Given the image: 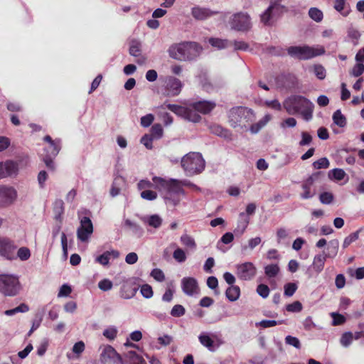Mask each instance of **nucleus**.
Listing matches in <instances>:
<instances>
[{
    "mask_svg": "<svg viewBox=\"0 0 364 364\" xmlns=\"http://www.w3.org/2000/svg\"><path fill=\"white\" fill-rule=\"evenodd\" d=\"M154 181L156 187L163 195L164 200L166 205L176 206L180 202V195H185L183 186L192 188L196 191L200 188L188 180H176L173 178L166 179L161 177L154 176Z\"/></svg>",
    "mask_w": 364,
    "mask_h": 364,
    "instance_id": "1",
    "label": "nucleus"
},
{
    "mask_svg": "<svg viewBox=\"0 0 364 364\" xmlns=\"http://www.w3.org/2000/svg\"><path fill=\"white\" fill-rule=\"evenodd\" d=\"M215 107V103L211 101H198L191 103L188 107H183L175 104H164L161 108H167L177 116L194 123L200 122L201 117L198 112L206 114Z\"/></svg>",
    "mask_w": 364,
    "mask_h": 364,
    "instance_id": "2",
    "label": "nucleus"
},
{
    "mask_svg": "<svg viewBox=\"0 0 364 364\" xmlns=\"http://www.w3.org/2000/svg\"><path fill=\"white\" fill-rule=\"evenodd\" d=\"M283 107L289 114H300L306 121L312 118L314 106L302 96L292 95L287 97L283 102Z\"/></svg>",
    "mask_w": 364,
    "mask_h": 364,
    "instance_id": "3",
    "label": "nucleus"
},
{
    "mask_svg": "<svg viewBox=\"0 0 364 364\" xmlns=\"http://www.w3.org/2000/svg\"><path fill=\"white\" fill-rule=\"evenodd\" d=\"M203 48L196 42H182L171 45L168 53L169 56L180 61L191 60L198 57Z\"/></svg>",
    "mask_w": 364,
    "mask_h": 364,
    "instance_id": "4",
    "label": "nucleus"
},
{
    "mask_svg": "<svg viewBox=\"0 0 364 364\" xmlns=\"http://www.w3.org/2000/svg\"><path fill=\"white\" fill-rule=\"evenodd\" d=\"M229 122L232 127L246 128L252 122L255 117V112L253 109L247 107H236L232 108L228 113Z\"/></svg>",
    "mask_w": 364,
    "mask_h": 364,
    "instance_id": "5",
    "label": "nucleus"
},
{
    "mask_svg": "<svg viewBox=\"0 0 364 364\" xmlns=\"http://www.w3.org/2000/svg\"><path fill=\"white\" fill-rule=\"evenodd\" d=\"M181 166L187 176L201 173L205 166V160L198 152H190L181 159Z\"/></svg>",
    "mask_w": 364,
    "mask_h": 364,
    "instance_id": "6",
    "label": "nucleus"
},
{
    "mask_svg": "<svg viewBox=\"0 0 364 364\" xmlns=\"http://www.w3.org/2000/svg\"><path fill=\"white\" fill-rule=\"evenodd\" d=\"M287 52L293 58L309 60L323 55L326 50L323 46L316 45L314 46H291L288 48Z\"/></svg>",
    "mask_w": 364,
    "mask_h": 364,
    "instance_id": "7",
    "label": "nucleus"
},
{
    "mask_svg": "<svg viewBox=\"0 0 364 364\" xmlns=\"http://www.w3.org/2000/svg\"><path fill=\"white\" fill-rule=\"evenodd\" d=\"M21 285L18 277L14 274H0V292L5 296H14L18 294Z\"/></svg>",
    "mask_w": 364,
    "mask_h": 364,
    "instance_id": "8",
    "label": "nucleus"
},
{
    "mask_svg": "<svg viewBox=\"0 0 364 364\" xmlns=\"http://www.w3.org/2000/svg\"><path fill=\"white\" fill-rule=\"evenodd\" d=\"M44 141L47 142L48 144L44 148L43 161L48 168L54 170L55 165L53 159L58 154L60 150V140H53L52 138L48 135L44 137Z\"/></svg>",
    "mask_w": 364,
    "mask_h": 364,
    "instance_id": "9",
    "label": "nucleus"
},
{
    "mask_svg": "<svg viewBox=\"0 0 364 364\" xmlns=\"http://www.w3.org/2000/svg\"><path fill=\"white\" fill-rule=\"evenodd\" d=\"M231 29L237 31H247L251 26L250 16L245 12H238L231 16L228 21Z\"/></svg>",
    "mask_w": 364,
    "mask_h": 364,
    "instance_id": "10",
    "label": "nucleus"
},
{
    "mask_svg": "<svg viewBox=\"0 0 364 364\" xmlns=\"http://www.w3.org/2000/svg\"><path fill=\"white\" fill-rule=\"evenodd\" d=\"M257 274V268L252 262H246L236 265V275L240 279L249 281Z\"/></svg>",
    "mask_w": 364,
    "mask_h": 364,
    "instance_id": "11",
    "label": "nucleus"
},
{
    "mask_svg": "<svg viewBox=\"0 0 364 364\" xmlns=\"http://www.w3.org/2000/svg\"><path fill=\"white\" fill-rule=\"evenodd\" d=\"M16 190L10 186H0V207H6L15 202L17 198Z\"/></svg>",
    "mask_w": 364,
    "mask_h": 364,
    "instance_id": "12",
    "label": "nucleus"
},
{
    "mask_svg": "<svg viewBox=\"0 0 364 364\" xmlns=\"http://www.w3.org/2000/svg\"><path fill=\"white\" fill-rule=\"evenodd\" d=\"M163 82L167 96L175 97L180 94L183 83L179 79L173 76H166Z\"/></svg>",
    "mask_w": 364,
    "mask_h": 364,
    "instance_id": "13",
    "label": "nucleus"
},
{
    "mask_svg": "<svg viewBox=\"0 0 364 364\" xmlns=\"http://www.w3.org/2000/svg\"><path fill=\"white\" fill-rule=\"evenodd\" d=\"M93 232V225L88 217H83L80 220V225L77 230V236L79 240L87 242Z\"/></svg>",
    "mask_w": 364,
    "mask_h": 364,
    "instance_id": "14",
    "label": "nucleus"
},
{
    "mask_svg": "<svg viewBox=\"0 0 364 364\" xmlns=\"http://www.w3.org/2000/svg\"><path fill=\"white\" fill-rule=\"evenodd\" d=\"M100 353V361L103 364H115L120 362V356L111 346H105Z\"/></svg>",
    "mask_w": 364,
    "mask_h": 364,
    "instance_id": "15",
    "label": "nucleus"
},
{
    "mask_svg": "<svg viewBox=\"0 0 364 364\" xmlns=\"http://www.w3.org/2000/svg\"><path fill=\"white\" fill-rule=\"evenodd\" d=\"M17 246L15 243L7 239L0 238V255L8 259H14L16 258L15 251Z\"/></svg>",
    "mask_w": 364,
    "mask_h": 364,
    "instance_id": "16",
    "label": "nucleus"
},
{
    "mask_svg": "<svg viewBox=\"0 0 364 364\" xmlns=\"http://www.w3.org/2000/svg\"><path fill=\"white\" fill-rule=\"evenodd\" d=\"M282 11V7L279 4H272L261 15V21L265 25H271Z\"/></svg>",
    "mask_w": 364,
    "mask_h": 364,
    "instance_id": "17",
    "label": "nucleus"
},
{
    "mask_svg": "<svg viewBox=\"0 0 364 364\" xmlns=\"http://www.w3.org/2000/svg\"><path fill=\"white\" fill-rule=\"evenodd\" d=\"M181 288L183 293L189 296H196L199 293L198 282L193 277H183L181 279Z\"/></svg>",
    "mask_w": 364,
    "mask_h": 364,
    "instance_id": "18",
    "label": "nucleus"
},
{
    "mask_svg": "<svg viewBox=\"0 0 364 364\" xmlns=\"http://www.w3.org/2000/svg\"><path fill=\"white\" fill-rule=\"evenodd\" d=\"M314 176L309 177L301 185L302 192L300 193V197L302 199L306 200L312 198L316 193L314 188Z\"/></svg>",
    "mask_w": 364,
    "mask_h": 364,
    "instance_id": "19",
    "label": "nucleus"
},
{
    "mask_svg": "<svg viewBox=\"0 0 364 364\" xmlns=\"http://www.w3.org/2000/svg\"><path fill=\"white\" fill-rule=\"evenodd\" d=\"M18 171V164L13 161L0 163V178L15 176Z\"/></svg>",
    "mask_w": 364,
    "mask_h": 364,
    "instance_id": "20",
    "label": "nucleus"
},
{
    "mask_svg": "<svg viewBox=\"0 0 364 364\" xmlns=\"http://www.w3.org/2000/svg\"><path fill=\"white\" fill-rule=\"evenodd\" d=\"M137 290L138 289L134 286L133 282L128 280L122 284L119 294L122 299H129L135 296Z\"/></svg>",
    "mask_w": 364,
    "mask_h": 364,
    "instance_id": "21",
    "label": "nucleus"
},
{
    "mask_svg": "<svg viewBox=\"0 0 364 364\" xmlns=\"http://www.w3.org/2000/svg\"><path fill=\"white\" fill-rule=\"evenodd\" d=\"M249 223V218L245 215V213H240L239 215V220L237 223V227L234 230L235 235L236 236H241L243 235Z\"/></svg>",
    "mask_w": 364,
    "mask_h": 364,
    "instance_id": "22",
    "label": "nucleus"
},
{
    "mask_svg": "<svg viewBox=\"0 0 364 364\" xmlns=\"http://www.w3.org/2000/svg\"><path fill=\"white\" fill-rule=\"evenodd\" d=\"M139 218L144 224L154 228L156 229L160 228L163 221L162 218L157 214L143 215L141 216Z\"/></svg>",
    "mask_w": 364,
    "mask_h": 364,
    "instance_id": "23",
    "label": "nucleus"
},
{
    "mask_svg": "<svg viewBox=\"0 0 364 364\" xmlns=\"http://www.w3.org/2000/svg\"><path fill=\"white\" fill-rule=\"evenodd\" d=\"M119 256V252L117 250L106 251L102 255L96 257L95 260L100 264L105 266L109 264L110 259H115Z\"/></svg>",
    "mask_w": 364,
    "mask_h": 364,
    "instance_id": "24",
    "label": "nucleus"
},
{
    "mask_svg": "<svg viewBox=\"0 0 364 364\" xmlns=\"http://www.w3.org/2000/svg\"><path fill=\"white\" fill-rule=\"evenodd\" d=\"M326 259L327 257L324 254H318L314 256L312 262V268L315 272L318 274L323 271Z\"/></svg>",
    "mask_w": 364,
    "mask_h": 364,
    "instance_id": "25",
    "label": "nucleus"
},
{
    "mask_svg": "<svg viewBox=\"0 0 364 364\" xmlns=\"http://www.w3.org/2000/svg\"><path fill=\"white\" fill-rule=\"evenodd\" d=\"M191 14L193 16L198 20H204L212 14L208 9L200 7H193Z\"/></svg>",
    "mask_w": 364,
    "mask_h": 364,
    "instance_id": "26",
    "label": "nucleus"
},
{
    "mask_svg": "<svg viewBox=\"0 0 364 364\" xmlns=\"http://www.w3.org/2000/svg\"><path fill=\"white\" fill-rule=\"evenodd\" d=\"M198 340L200 344L209 350L213 351L215 350L214 341L207 333H201L198 336Z\"/></svg>",
    "mask_w": 364,
    "mask_h": 364,
    "instance_id": "27",
    "label": "nucleus"
},
{
    "mask_svg": "<svg viewBox=\"0 0 364 364\" xmlns=\"http://www.w3.org/2000/svg\"><path fill=\"white\" fill-rule=\"evenodd\" d=\"M209 130L211 133L218 135L224 138H229L230 136V134L228 130L224 129L220 125L216 124H210Z\"/></svg>",
    "mask_w": 364,
    "mask_h": 364,
    "instance_id": "28",
    "label": "nucleus"
},
{
    "mask_svg": "<svg viewBox=\"0 0 364 364\" xmlns=\"http://www.w3.org/2000/svg\"><path fill=\"white\" fill-rule=\"evenodd\" d=\"M225 295L229 301H235L240 296V289L238 286L232 285L227 289Z\"/></svg>",
    "mask_w": 364,
    "mask_h": 364,
    "instance_id": "29",
    "label": "nucleus"
},
{
    "mask_svg": "<svg viewBox=\"0 0 364 364\" xmlns=\"http://www.w3.org/2000/svg\"><path fill=\"white\" fill-rule=\"evenodd\" d=\"M208 43L213 47L218 50L228 48L230 42L227 39H221L218 38H210L208 39Z\"/></svg>",
    "mask_w": 364,
    "mask_h": 364,
    "instance_id": "30",
    "label": "nucleus"
},
{
    "mask_svg": "<svg viewBox=\"0 0 364 364\" xmlns=\"http://www.w3.org/2000/svg\"><path fill=\"white\" fill-rule=\"evenodd\" d=\"M339 242L338 240H332L328 243V253L324 255L327 258H334L338 252Z\"/></svg>",
    "mask_w": 364,
    "mask_h": 364,
    "instance_id": "31",
    "label": "nucleus"
},
{
    "mask_svg": "<svg viewBox=\"0 0 364 364\" xmlns=\"http://www.w3.org/2000/svg\"><path fill=\"white\" fill-rule=\"evenodd\" d=\"M264 270L265 275L269 279H272L275 277L279 273L280 268L277 264H271L265 266Z\"/></svg>",
    "mask_w": 364,
    "mask_h": 364,
    "instance_id": "32",
    "label": "nucleus"
},
{
    "mask_svg": "<svg viewBox=\"0 0 364 364\" xmlns=\"http://www.w3.org/2000/svg\"><path fill=\"white\" fill-rule=\"evenodd\" d=\"M180 240L183 245L190 248L191 250H195L196 248V243L195 240L189 235H182L180 237Z\"/></svg>",
    "mask_w": 364,
    "mask_h": 364,
    "instance_id": "33",
    "label": "nucleus"
},
{
    "mask_svg": "<svg viewBox=\"0 0 364 364\" xmlns=\"http://www.w3.org/2000/svg\"><path fill=\"white\" fill-rule=\"evenodd\" d=\"M332 118L334 124L339 127H344L346 125V118L341 113L340 109H337L333 113Z\"/></svg>",
    "mask_w": 364,
    "mask_h": 364,
    "instance_id": "34",
    "label": "nucleus"
},
{
    "mask_svg": "<svg viewBox=\"0 0 364 364\" xmlns=\"http://www.w3.org/2000/svg\"><path fill=\"white\" fill-rule=\"evenodd\" d=\"M353 341V333L351 331L344 332L340 338V343L344 348H348Z\"/></svg>",
    "mask_w": 364,
    "mask_h": 364,
    "instance_id": "35",
    "label": "nucleus"
},
{
    "mask_svg": "<svg viewBox=\"0 0 364 364\" xmlns=\"http://www.w3.org/2000/svg\"><path fill=\"white\" fill-rule=\"evenodd\" d=\"M309 16L316 22H321L323 18V12L316 7H312L309 10Z\"/></svg>",
    "mask_w": 364,
    "mask_h": 364,
    "instance_id": "36",
    "label": "nucleus"
},
{
    "mask_svg": "<svg viewBox=\"0 0 364 364\" xmlns=\"http://www.w3.org/2000/svg\"><path fill=\"white\" fill-rule=\"evenodd\" d=\"M346 176V172L341 168H334L328 173L329 178L336 181H341Z\"/></svg>",
    "mask_w": 364,
    "mask_h": 364,
    "instance_id": "37",
    "label": "nucleus"
},
{
    "mask_svg": "<svg viewBox=\"0 0 364 364\" xmlns=\"http://www.w3.org/2000/svg\"><path fill=\"white\" fill-rule=\"evenodd\" d=\"M262 106L268 107L275 111H281L283 105H282L277 100H264L262 102Z\"/></svg>",
    "mask_w": 364,
    "mask_h": 364,
    "instance_id": "38",
    "label": "nucleus"
},
{
    "mask_svg": "<svg viewBox=\"0 0 364 364\" xmlns=\"http://www.w3.org/2000/svg\"><path fill=\"white\" fill-rule=\"evenodd\" d=\"M362 229H359L355 232L351 233L348 236H347L343 242L342 247L343 249H346L348 247L352 242L357 240L359 237V232L361 231Z\"/></svg>",
    "mask_w": 364,
    "mask_h": 364,
    "instance_id": "39",
    "label": "nucleus"
},
{
    "mask_svg": "<svg viewBox=\"0 0 364 364\" xmlns=\"http://www.w3.org/2000/svg\"><path fill=\"white\" fill-rule=\"evenodd\" d=\"M262 242V239L260 237H255L253 238H250L247 245H243L242 247V250L243 251H247L248 250H252L254 248H255L257 245H259Z\"/></svg>",
    "mask_w": 364,
    "mask_h": 364,
    "instance_id": "40",
    "label": "nucleus"
},
{
    "mask_svg": "<svg viewBox=\"0 0 364 364\" xmlns=\"http://www.w3.org/2000/svg\"><path fill=\"white\" fill-rule=\"evenodd\" d=\"M118 330L114 326H109L103 331V336L109 341L114 340L117 335Z\"/></svg>",
    "mask_w": 364,
    "mask_h": 364,
    "instance_id": "41",
    "label": "nucleus"
},
{
    "mask_svg": "<svg viewBox=\"0 0 364 364\" xmlns=\"http://www.w3.org/2000/svg\"><path fill=\"white\" fill-rule=\"evenodd\" d=\"M164 134L162 126L160 124H155L151 129V136L154 139H159L162 137Z\"/></svg>",
    "mask_w": 364,
    "mask_h": 364,
    "instance_id": "42",
    "label": "nucleus"
},
{
    "mask_svg": "<svg viewBox=\"0 0 364 364\" xmlns=\"http://www.w3.org/2000/svg\"><path fill=\"white\" fill-rule=\"evenodd\" d=\"M140 196L144 200L149 201L154 200L158 197L157 193L150 189L142 191L140 193Z\"/></svg>",
    "mask_w": 364,
    "mask_h": 364,
    "instance_id": "43",
    "label": "nucleus"
},
{
    "mask_svg": "<svg viewBox=\"0 0 364 364\" xmlns=\"http://www.w3.org/2000/svg\"><path fill=\"white\" fill-rule=\"evenodd\" d=\"M154 177L152 178V182H151L148 180H141L137 184L138 189L141 190V191H144V190L150 189L151 188L154 187V188L159 190L156 187L155 183L154 181Z\"/></svg>",
    "mask_w": 364,
    "mask_h": 364,
    "instance_id": "44",
    "label": "nucleus"
},
{
    "mask_svg": "<svg viewBox=\"0 0 364 364\" xmlns=\"http://www.w3.org/2000/svg\"><path fill=\"white\" fill-rule=\"evenodd\" d=\"M173 259L179 263L184 262L186 259L185 251L181 248H176L173 252Z\"/></svg>",
    "mask_w": 364,
    "mask_h": 364,
    "instance_id": "45",
    "label": "nucleus"
},
{
    "mask_svg": "<svg viewBox=\"0 0 364 364\" xmlns=\"http://www.w3.org/2000/svg\"><path fill=\"white\" fill-rule=\"evenodd\" d=\"M129 53L133 56H139L141 53V43L135 40L132 41L129 47Z\"/></svg>",
    "mask_w": 364,
    "mask_h": 364,
    "instance_id": "46",
    "label": "nucleus"
},
{
    "mask_svg": "<svg viewBox=\"0 0 364 364\" xmlns=\"http://www.w3.org/2000/svg\"><path fill=\"white\" fill-rule=\"evenodd\" d=\"M298 286L296 283H287L284 287V295L287 296H291L296 291Z\"/></svg>",
    "mask_w": 364,
    "mask_h": 364,
    "instance_id": "47",
    "label": "nucleus"
},
{
    "mask_svg": "<svg viewBox=\"0 0 364 364\" xmlns=\"http://www.w3.org/2000/svg\"><path fill=\"white\" fill-rule=\"evenodd\" d=\"M330 165L327 158H321L313 163V166L316 169L327 168Z\"/></svg>",
    "mask_w": 364,
    "mask_h": 364,
    "instance_id": "48",
    "label": "nucleus"
},
{
    "mask_svg": "<svg viewBox=\"0 0 364 364\" xmlns=\"http://www.w3.org/2000/svg\"><path fill=\"white\" fill-rule=\"evenodd\" d=\"M98 287L100 290L103 291H107L112 289L113 284L111 280L108 279H104L99 282Z\"/></svg>",
    "mask_w": 364,
    "mask_h": 364,
    "instance_id": "49",
    "label": "nucleus"
},
{
    "mask_svg": "<svg viewBox=\"0 0 364 364\" xmlns=\"http://www.w3.org/2000/svg\"><path fill=\"white\" fill-rule=\"evenodd\" d=\"M186 313L185 308L180 304H176L173 306L171 311V315L173 317H181L183 316Z\"/></svg>",
    "mask_w": 364,
    "mask_h": 364,
    "instance_id": "50",
    "label": "nucleus"
},
{
    "mask_svg": "<svg viewBox=\"0 0 364 364\" xmlns=\"http://www.w3.org/2000/svg\"><path fill=\"white\" fill-rule=\"evenodd\" d=\"M360 36V33L355 28H350L348 31V36L354 45H357L358 43V40Z\"/></svg>",
    "mask_w": 364,
    "mask_h": 364,
    "instance_id": "51",
    "label": "nucleus"
},
{
    "mask_svg": "<svg viewBox=\"0 0 364 364\" xmlns=\"http://www.w3.org/2000/svg\"><path fill=\"white\" fill-rule=\"evenodd\" d=\"M30 257L31 252L29 249L26 247H21L17 251V257H18L22 261L28 259Z\"/></svg>",
    "mask_w": 364,
    "mask_h": 364,
    "instance_id": "52",
    "label": "nucleus"
},
{
    "mask_svg": "<svg viewBox=\"0 0 364 364\" xmlns=\"http://www.w3.org/2000/svg\"><path fill=\"white\" fill-rule=\"evenodd\" d=\"M313 70L315 75L319 80H323L326 77V69L321 65H315Z\"/></svg>",
    "mask_w": 364,
    "mask_h": 364,
    "instance_id": "53",
    "label": "nucleus"
},
{
    "mask_svg": "<svg viewBox=\"0 0 364 364\" xmlns=\"http://www.w3.org/2000/svg\"><path fill=\"white\" fill-rule=\"evenodd\" d=\"M269 288L266 284H259L257 287V293L263 299H266L269 294Z\"/></svg>",
    "mask_w": 364,
    "mask_h": 364,
    "instance_id": "54",
    "label": "nucleus"
},
{
    "mask_svg": "<svg viewBox=\"0 0 364 364\" xmlns=\"http://www.w3.org/2000/svg\"><path fill=\"white\" fill-rule=\"evenodd\" d=\"M150 275L157 282H164L165 280V275L163 271L160 269H154Z\"/></svg>",
    "mask_w": 364,
    "mask_h": 364,
    "instance_id": "55",
    "label": "nucleus"
},
{
    "mask_svg": "<svg viewBox=\"0 0 364 364\" xmlns=\"http://www.w3.org/2000/svg\"><path fill=\"white\" fill-rule=\"evenodd\" d=\"M282 321H277L275 320H262L259 323H257V326H259L264 328H270L277 326V324H281Z\"/></svg>",
    "mask_w": 364,
    "mask_h": 364,
    "instance_id": "56",
    "label": "nucleus"
},
{
    "mask_svg": "<svg viewBox=\"0 0 364 364\" xmlns=\"http://www.w3.org/2000/svg\"><path fill=\"white\" fill-rule=\"evenodd\" d=\"M141 295L146 299H150L153 296V290L150 285L144 284L140 289Z\"/></svg>",
    "mask_w": 364,
    "mask_h": 364,
    "instance_id": "57",
    "label": "nucleus"
},
{
    "mask_svg": "<svg viewBox=\"0 0 364 364\" xmlns=\"http://www.w3.org/2000/svg\"><path fill=\"white\" fill-rule=\"evenodd\" d=\"M289 312H300L302 310V304L300 301H296L286 306Z\"/></svg>",
    "mask_w": 364,
    "mask_h": 364,
    "instance_id": "58",
    "label": "nucleus"
},
{
    "mask_svg": "<svg viewBox=\"0 0 364 364\" xmlns=\"http://www.w3.org/2000/svg\"><path fill=\"white\" fill-rule=\"evenodd\" d=\"M154 120V116L152 114H148L141 118L140 123L143 127H148L152 124Z\"/></svg>",
    "mask_w": 364,
    "mask_h": 364,
    "instance_id": "59",
    "label": "nucleus"
},
{
    "mask_svg": "<svg viewBox=\"0 0 364 364\" xmlns=\"http://www.w3.org/2000/svg\"><path fill=\"white\" fill-rule=\"evenodd\" d=\"M285 342L287 344L292 346L297 349H299L301 348V343L296 337L287 336L285 338Z\"/></svg>",
    "mask_w": 364,
    "mask_h": 364,
    "instance_id": "60",
    "label": "nucleus"
},
{
    "mask_svg": "<svg viewBox=\"0 0 364 364\" xmlns=\"http://www.w3.org/2000/svg\"><path fill=\"white\" fill-rule=\"evenodd\" d=\"M154 138L150 134H145L141 139V143L148 149L153 148L152 141Z\"/></svg>",
    "mask_w": 364,
    "mask_h": 364,
    "instance_id": "61",
    "label": "nucleus"
},
{
    "mask_svg": "<svg viewBox=\"0 0 364 364\" xmlns=\"http://www.w3.org/2000/svg\"><path fill=\"white\" fill-rule=\"evenodd\" d=\"M331 316L333 318V325L337 326L343 324L346 321V318L338 313L333 312L331 314Z\"/></svg>",
    "mask_w": 364,
    "mask_h": 364,
    "instance_id": "62",
    "label": "nucleus"
},
{
    "mask_svg": "<svg viewBox=\"0 0 364 364\" xmlns=\"http://www.w3.org/2000/svg\"><path fill=\"white\" fill-rule=\"evenodd\" d=\"M364 73V65L363 63H356L351 70V75L354 77H359Z\"/></svg>",
    "mask_w": 364,
    "mask_h": 364,
    "instance_id": "63",
    "label": "nucleus"
},
{
    "mask_svg": "<svg viewBox=\"0 0 364 364\" xmlns=\"http://www.w3.org/2000/svg\"><path fill=\"white\" fill-rule=\"evenodd\" d=\"M319 199L323 204H330L333 199V196L329 192H324L320 195Z\"/></svg>",
    "mask_w": 364,
    "mask_h": 364,
    "instance_id": "64",
    "label": "nucleus"
}]
</instances>
